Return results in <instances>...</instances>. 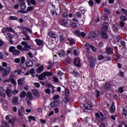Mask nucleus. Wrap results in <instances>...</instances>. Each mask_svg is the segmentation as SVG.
Here are the masks:
<instances>
[{"label":"nucleus","mask_w":127,"mask_h":127,"mask_svg":"<svg viewBox=\"0 0 127 127\" xmlns=\"http://www.w3.org/2000/svg\"><path fill=\"white\" fill-rule=\"evenodd\" d=\"M104 88H105L106 90H110V89H112V85L108 82H106Z\"/></svg>","instance_id":"aec40b11"},{"label":"nucleus","mask_w":127,"mask_h":127,"mask_svg":"<svg viewBox=\"0 0 127 127\" xmlns=\"http://www.w3.org/2000/svg\"><path fill=\"white\" fill-rule=\"evenodd\" d=\"M57 103H59V101H53L51 103V107L53 108L54 107H56L57 106Z\"/></svg>","instance_id":"7c9ffc66"},{"label":"nucleus","mask_w":127,"mask_h":127,"mask_svg":"<svg viewBox=\"0 0 127 127\" xmlns=\"http://www.w3.org/2000/svg\"><path fill=\"white\" fill-rule=\"evenodd\" d=\"M59 23L63 26H68V20L67 19H60L59 21Z\"/></svg>","instance_id":"39448f33"},{"label":"nucleus","mask_w":127,"mask_h":127,"mask_svg":"<svg viewBox=\"0 0 127 127\" xmlns=\"http://www.w3.org/2000/svg\"><path fill=\"white\" fill-rule=\"evenodd\" d=\"M33 100V97L32 96V94L30 92L28 93L27 94V98L26 99V101H32Z\"/></svg>","instance_id":"dca6fc26"},{"label":"nucleus","mask_w":127,"mask_h":127,"mask_svg":"<svg viewBox=\"0 0 127 127\" xmlns=\"http://www.w3.org/2000/svg\"><path fill=\"white\" fill-rule=\"evenodd\" d=\"M74 34H75L76 36L79 37V36H81V32L80 31H74Z\"/></svg>","instance_id":"79ce46f5"},{"label":"nucleus","mask_w":127,"mask_h":127,"mask_svg":"<svg viewBox=\"0 0 127 127\" xmlns=\"http://www.w3.org/2000/svg\"><path fill=\"white\" fill-rule=\"evenodd\" d=\"M59 95H56L54 96L53 97V100H58V98H60Z\"/></svg>","instance_id":"680f3d73"},{"label":"nucleus","mask_w":127,"mask_h":127,"mask_svg":"<svg viewBox=\"0 0 127 127\" xmlns=\"http://www.w3.org/2000/svg\"><path fill=\"white\" fill-rule=\"evenodd\" d=\"M17 49H18V50H21V51H26L25 48H23L22 46L20 45H17Z\"/></svg>","instance_id":"393cba45"},{"label":"nucleus","mask_w":127,"mask_h":127,"mask_svg":"<svg viewBox=\"0 0 127 127\" xmlns=\"http://www.w3.org/2000/svg\"><path fill=\"white\" fill-rule=\"evenodd\" d=\"M106 52L108 54H114V50L111 48L106 47Z\"/></svg>","instance_id":"a211bd4d"},{"label":"nucleus","mask_w":127,"mask_h":127,"mask_svg":"<svg viewBox=\"0 0 127 127\" xmlns=\"http://www.w3.org/2000/svg\"><path fill=\"white\" fill-rule=\"evenodd\" d=\"M35 41L37 45L41 46L43 45L44 43L43 41L38 39H36Z\"/></svg>","instance_id":"412c9836"},{"label":"nucleus","mask_w":127,"mask_h":127,"mask_svg":"<svg viewBox=\"0 0 127 127\" xmlns=\"http://www.w3.org/2000/svg\"><path fill=\"white\" fill-rule=\"evenodd\" d=\"M0 127H9V126L7 125V122L4 121L2 122L1 125H0Z\"/></svg>","instance_id":"bb28decb"},{"label":"nucleus","mask_w":127,"mask_h":127,"mask_svg":"<svg viewBox=\"0 0 127 127\" xmlns=\"http://www.w3.org/2000/svg\"><path fill=\"white\" fill-rule=\"evenodd\" d=\"M26 96V92H25V91H23L21 92L20 95V98H21V99H23V98H25Z\"/></svg>","instance_id":"72a5a7b5"},{"label":"nucleus","mask_w":127,"mask_h":127,"mask_svg":"<svg viewBox=\"0 0 127 127\" xmlns=\"http://www.w3.org/2000/svg\"><path fill=\"white\" fill-rule=\"evenodd\" d=\"M21 45H23L24 46V48L26 49V51H27L28 49H31V46L30 45L27 44V42L22 41L21 43Z\"/></svg>","instance_id":"423d86ee"},{"label":"nucleus","mask_w":127,"mask_h":127,"mask_svg":"<svg viewBox=\"0 0 127 127\" xmlns=\"http://www.w3.org/2000/svg\"><path fill=\"white\" fill-rule=\"evenodd\" d=\"M32 93L35 96V97H36V98H38V99H39V98H40L39 92H38V90L37 89H33Z\"/></svg>","instance_id":"9d476101"},{"label":"nucleus","mask_w":127,"mask_h":127,"mask_svg":"<svg viewBox=\"0 0 127 127\" xmlns=\"http://www.w3.org/2000/svg\"><path fill=\"white\" fill-rule=\"evenodd\" d=\"M14 62L16 63L17 64H19L20 63V58H16L14 60Z\"/></svg>","instance_id":"37998d69"},{"label":"nucleus","mask_w":127,"mask_h":127,"mask_svg":"<svg viewBox=\"0 0 127 127\" xmlns=\"http://www.w3.org/2000/svg\"><path fill=\"white\" fill-rule=\"evenodd\" d=\"M74 63L75 66H77V67L80 66V60L79 58H76L75 59L74 61Z\"/></svg>","instance_id":"4468645a"},{"label":"nucleus","mask_w":127,"mask_h":127,"mask_svg":"<svg viewBox=\"0 0 127 127\" xmlns=\"http://www.w3.org/2000/svg\"><path fill=\"white\" fill-rule=\"evenodd\" d=\"M119 93H124V87H121L118 89Z\"/></svg>","instance_id":"5fc2aeb1"},{"label":"nucleus","mask_w":127,"mask_h":127,"mask_svg":"<svg viewBox=\"0 0 127 127\" xmlns=\"http://www.w3.org/2000/svg\"><path fill=\"white\" fill-rule=\"evenodd\" d=\"M23 34H24L26 38H23L22 40H24V41L30 40V37H29V36L28 35V34H27V31H23Z\"/></svg>","instance_id":"9b49d317"},{"label":"nucleus","mask_w":127,"mask_h":127,"mask_svg":"<svg viewBox=\"0 0 127 127\" xmlns=\"http://www.w3.org/2000/svg\"><path fill=\"white\" fill-rule=\"evenodd\" d=\"M18 100H19V97L14 96L12 98L11 101V104L13 105H17V103L18 102Z\"/></svg>","instance_id":"0eeeda50"},{"label":"nucleus","mask_w":127,"mask_h":127,"mask_svg":"<svg viewBox=\"0 0 127 127\" xmlns=\"http://www.w3.org/2000/svg\"><path fill=\"white\" fill-rule=\"evenodd\" d=\"M6 94L9 98H10L12 96L13 91L11 89H8L7 87H6Z\"/></svg>","instance_id":"f8f14e48"},{"label":"nucleus","mask_w":127,"mask_h":127,"mask_svg":"<svg viewBox=\"0 0 127 127\" xmlns=\"http://www.w3.org/2000/svg\"><path fill=\"white\" fill-rule=\"evenodd\" d=\"M10 82L13 84V85H14V87H16L17 83H16V81L13 79V78H12V76H11Z\"/></svg>","instance_id":"a878e982"},{"label":"nucleus","mask_w":127,"mask_h":127,"mask_svg":"<svg viewBox=\"0 0 127 127\" xmlns=\"http://www.w3.org/2000/svg\"><path fill=\"white\" fill-rule=\"evenodd\" d=\"M20 7H21V8H22V9H25V8H26V5L25 4V2H22L20 4Z\"/></svg>","instance_id":"f704fd0d"},{"label":"nucleus","mask_w":127,"mask_h":127,"mask_svg":"<svg viewBox=\"0 0 127 127\" xmlns=\"http://www.w3.org/2000/svg\"><path fill=\"white\" fill-rule=\"evenodd\" d=\"M24 108L22 106H21L20 109L18 111V115L19 117H22L23 116V113H25Z\"/></svg>","instance_id":"6e6552de"},{"label":"nucleus","mask_w":127,"mask_h":127,"mask_svg":"<svg viewBox=\"0 0 127 127\" xmlns=\"http://www.w3.org/2000/svg\"><path fill=\"white\" fill-rule=\"evenodd\" d=\"M98 60L101 61L104 59V57L103 56V55H99L98 56Z\"/></svg>","instance_id":"3c124183"},{"label":"nucleus","mask_w":127,"mask_h":127,"mask_svg":"<svg viewBox=\"0 0 127 127\" xmlns=\"http://www.w3.org/2000/svg\"><path fill=\"white\" fill-rule=\"evenodd\" d=\"M10 67H8L6 68H3V67L0 66V71H1L2 76L3 77H6L8 74H9V72H10Z\"/></svg>","instance_id":"f03ea898"},{"label":"nucleus","mask_w":127,"mask_h":127,"mask_svg":"<svg viewBox=\"0 0 127 127\" xmlns=\"http://www.w3.org/2000/svg\"><path fill=\"white\" fill-rule=\"evenodd\" d=\"M27 2L28 3V5H30V4H33L35 5L36 4V2L34 0H27Z\"/></svg>","instance_id":"4be33fe9"},{"label":"nucleus","mask_w":127,"mask_h":127,"mask_svg":"<svg viewBox=\"0 0 127 127\" xmlns=\"http://www.w3.org/2000/svg\"><path fill=\"white\" fill-rule=\"evenodd\" d=\"M121 19L123 21H126L127 20V18L125 16H121Z\"/></svg>","instance_id":"69168bd1"},{"label":"nucleus","mask_w":127,"mask_h":127,"mask_svg":"<svg viewBox=\"0 0 127 127\" xmlns=\"http://www.w3.org/2000/svg\"><path fill=\"white\" fill-rule=\"evenodd\" d=\"M30 74H31L32 77L34 78V74H35V69L32 68L30 70Z\"/></svg>","instance_id":"c9c22d12"},{"label":"nucleus","mask_w":127,"mask_h":127,"mask_svg":"<svg viewBox=\"0 0 127 127\" xmlns=\"http://www.w3.org/2000/svg\"><path fill=\"white\" fill-rule=\"evenodd\" d=\"M90 35L91 37H93V38H96V37H97V34L94 32H91L90 33Z\"/></svg>","instance_id":"a18cd8bd"},{"label":"nucleus","mask_w":127,"mask_h":127,"mask_svg":"<svg viewBox=\"0 0 127 127\" xmlns=\"http://www.w3.org/2000/svg\"><path fill=\"white\" fill-rule=\"evenodd\" d=\"M34 9V7L33 6H28L27 8V13L29 12V11H31V10H33Z\"/></svg>","instance_id":"58836bf2"},{"label":"nucleus","mask_w":127,"mask_h":127,"mask_svg":"<svg viewBox=\"0 0 127 127\" xmlns=\"http://www.w3.org/2000/svg\"><path fill=\"white\" fill-rule=\"evenodd\" d=\"M100 127H108V124H105L104 123H102L100 125Z\"/></svg>","instance_id":"338daca9"},{"label":"nucleus","mask_w":127,"mask_h":127,"mask_svg":"<svg viewBox=\"0 0 127 127\" xmlns=\"http://www.w3.org/2000/svg\"><path fill=\"white\" fill-rule=\"evenodd\" d=\"M24 82V78H22L19 79L17 80L18 85H22V84H23Z\"/></svg>","instance_id":"cd10ccee"},{"label":"nucleus","mask_w":127,"mask_h":127,"mask_svg":"<svg viewBox=\"0 0 127 127\" xmlns=\"http://www.w3.org/2000/svg\"><path fill=\"white\" fill-rule=\"evenodd\" d=\"M33 62L31 60H29L26 63V66L27 67H31L32 66H33Z\"/></svg>","instance_id":"5701e85b"},{"label":"nucleus","mask_w":127,"mask_h":127,"mask_svg":"<svg viewBox=\"0 0 127 127\" xmlns=\"http://www.w3.org/2000/svg\"><path fill=\"white\" fill-rule=\"evenodd\" d=\"M49 76H52V72L50 71H45L39 75L38 79L41 81H43V80H45L46 79V77H49Z\"/></svg>","instance_id":"f257e3e1"},{"label":"nucleus","mask_w":127,"mask_h":127,"mask_svg":"<svg viewBox=\"0 0 127 127\" xmlns=\"http://www.w3.org/2000/svg\"><path fill=\"white\" fill-rule=\"evenodd\" d=\"M60 40L61 42H64L65 41V39H64V37H63V36H60Z\"/></svg>","instance_id":"0e129e2a"},{"label":"nucleus","mask_w":127,"mask_h":127,"mask_svg":"<svg viewBox=\"0 0 127 127\" xmlns=\"http://www.w3.org/2000/svg\"><path fill=\"white\" fill-rule=\"evenodd\" d=\"M15 47L14 46H11L9 49V51L11 53H13L15 50Z\"/></svg>","instance_id":"2f4dec72"},{"label":"nucleus","mask_w":127,"mask_h":127,"mask_svg":"<svg viewBox=\"0 0 127 127\" xmlns=\"http://www.w3.org/2000/svg\"><path fill=\"white\" fill-rule=\"evenodd\" d=\"M65 95L66 97L69 96V90L68 89H65Z\"/></svg>","instance_id":"13d9d810"},{"label":"nucleus","mask_w":127,"mask_h":127,"mask_svg":"<svg viewBox=\"0 0 127 127\" xmlns=\"http://www.w3.org/2000/svg\"><path fill=\"white\" fill-rule=\"evenodd\" d=\"M11 78V76H10L8 78H6L3 80V82L4 84V85H5V84H6V83H9L10 82Z\"/></svg>","instance_id":"b1692460"},{"label":"nucleus","mask_w":127,"mask_h":127,"mask_svg":"<svg viewBox=\"0 0 127 127\" xmlns=\"http://www.w3.org/2000/svg\"><path fill=\"white\" fill-rule=\"evenodd\" d=\"M95 117L96 119L98 121V122H103V121L106 119V115H103V113L101 112L100 113V114L98 113H96Z\"/></svg>","instance_id":"20e7f679"},{"label":"nucleus","mask_w":127,"mask_h":127,"mask_svg":"<svg viewBox=\"0 0 127 127\" xmlns=\"http://www.w3.org/2000/svg\"><path fill=\"white\" fill-rule=\"evenodd\" d=\"M91 46L89 45V44H85V48L89 51L91 49Z\"/></svg>","instance_id":"09e8293b"},{"label":"nucleus","mask_w":127,"mask_h":127,"mask_svg":"<svg viewBox=\"0 0 127 127\" xmlns=\"http://www.w3.org/2000/svg\"><path fill=\"white\" fill-rule=\"evenodd\" d=\"M102 36L104 39H107V38H108V35L105 33V32H103Z\"/></svg>","instance_id":"49530a36"},{"label":"nucleus","mask_w":127,"mask_h":127,"mask_svg":"<svg viewBox=\"0 0 127 127\" xmlns=\"http://www.w3.org/2000/svg\"><path fill=\"white\" fill-rule=\"evenodd\" d=\"M34 85L36 87V88H39L40 87V84L38 82H35Z\"/></svg>","instance_id":"4d7b16f0"},{"label":"nucleus","mask_w":127,"mask_h":127,"mask_svg":"<svg viewBox=\"0 0 127 127\" xmlns=\"http://www.w3.org/2000/svg\"><path fill=\"white\" fill-rule=\"evenodd\" d=\"M12 110L14 113H16V112H17V108L15 106L12 107Z\"/></svg>","instance_id":"774afa93"},{"label":"nucleus","mask_w":127,"mask_h":127,"mask_svg":"<svg viewBox=\"0 0 127 127\" xmlns=\"http://www.w3.org/2000/svg\"><path fill=\"white\" fill-rule=\"evenodd\" d=\"M52 15H53V16L55 17L57 16V12H56V10H52L51 11Z\"/></svg>","instance_id":"c03bdc74"},{"label":"nucleus","mask_w":127,"mask_h":127,"mask_svg":"<svg viewBox=\"0 0 127 127\" xmlns=\"http://www.w3.org/2000/svg\"><path fill=\"white\" fill-rule=\"evenodd\" d=\"M45 93H46V94H49L51 93V90L49 88L46 89L45 90Z\"/></svg>","instance_id":"bf43d9fd"},{"label":"nucleus","mask_w":127,"mask_h":127,"mask_svg":"<svg viewBox=\"0 0 127 127\" xmlns=\"http://www.w3.org/2000/svg\"><path fill=\"white\" fill-rule=\"evenodd\" d=\"M121 11L122 12H124L126 15H127V10L125 8H122Z\"/></svg>","instance_id":"6e6d98bb"},{"label":"nucleus","mask_w":127,"mask_h":127,"mask_svg":"<svg viewBox=\"0 0 127 127\" xmlns=\"http://www.w3.org/2000/svg\"><path fill=\"white\" fill-rule=\"evenodd\" d=\"M44 70V65H42L40 66H39L37 69L36 72H37L39 73H41L43 70Z\"/></svg>","instance_id":"f3484780"},{"label":"nucleus","mask_w":127,"mask_h":127,"mask_svg":"<svg viewBox=\"0 0 127 127\" xmlns=\"http://www.w3.org/2000/svg\"><path fill=\"white\" fill-rule=\"evenodd\" d=\"M88 3L90 6H93L94 5V2L93 1V0H89Z\"/></svg>","instance_id":"052dcab7"},{"label":"nucleus","mask_w":127,"mask_h":127,"mask_svg":"<svg viewBox=\"0 0 127 127\" xmlns=\"http://www.w3.org/2000/svg\"><path fill=\"white\" fill-rule=\"evenodd\" d=\"M67 40H68V41H69L70 44L71 45H72V44H75V42H74V40L67 39Z\"/></svg>","instance_id":"8fccbe9b"},{"label":"nucleus","mask_w":127,"mask_h":127,"mask_svg":"<svg viewBox=\"0 0 127 127\" xmlns=\"http://www.w3.org/2000/svg\"><path fill=\"white\" fill-rule=\"evenodd\" d=\"M25 62V57H22L21 58V64H24V63Z\"/></svg>","instance_id":"603ef678"},{"label":"nucleus","mask_w":127,"mask_h":127,"mask_svg":"<svg viewBox=\"0 0 127 127\" xmlns=\"http://www.w3.org/2000/svg\"><path fill=\"white\" fill-rule=\"evenodd\" d=\"M103 28L104 30L105 31H107L109 28V25H108L107 23H104L103 25Z\"/></svg>","instance_id":"c85d7f7f"},{"label":"nucleus","mask_w":127,"mask_h":127,"mask_svg":"<svg viewBox=\"0 0 127 127\" xmlns=\"http://www.w3.org/2000/svg\"><path fill=\"white\" fill-rule=\"evenodd\" d=\"M75 15L77 16V18H81V17H82V14L80 12H76Z\"/></svg>","instance_id":"ea45409f"},{"label":"nucleus","mask_w":127,"mask_h":127,"mask_svg":"<svg viewBox=\"0 0 127 127\" xmlns=\"http://www.w3.org/2000/svg\"><path fill=\"white\" fill-rule=\"evenodd\" d=\"M127 110L126 109H123V114L125 116V117L127 116Z\"/></svg>","instance_id":"864d4df0"},{"label":"nucleus","mask_w":127,"mask_h":127,"mask_svg":"<svg viewBox=\"0 0 127 127\" xmlns=\"http://www.w3.org/2000/svg\"><path fill=\"white\" fill-rule=\"evenodd\" d=\"M13 54H14V55H19L20 54V51L15 49Z\"/></svg>","instance_id":"a19ab883"},{"label":"nucleus","mask_w":127,"mask_h":127,"mask_svg":"<svg viewBox=\"0 0 127 127\" xmlns=\"http://www.w3.org/2000/svg\"><path fill=\"white\" fill-rule=\"evenodd\" d=\"M6 30H7V32H12V33H14V34H17V33H16V32L14 31V30H13V29H12V28H10L9 27H6Z\"/></svg>","instance_id":"6ab92c4d"},{"label":"nucleus","mask_w":127,"mask_h":127,"mask_svg":"<svg viewBox=\"0 0 127 127\" xmlns=\"http://www.w3.org/2000/svg\"><path fill=\"white\" fill-rule=\"evenodd\" d=\"M48 35L49 36H50V37H51L52 38H54L55 39V38H57V37H58L57 34H56V33L54 32H50L48 33Z\"/></svg>","instance_id":"1a4fd4ad"},{"label":"nucleus","mask_w":127,"mask_h":127,"mask_svg":"<svg viewBox=\"0 0 127 127\" xmlns=\"http://www.w3.org/2000/svg\"><path fill=\"white\" fill-rule=\"evenodd\" d=\"M53 79L55 83H58L59 82V79L57 76H54Z\"/></svg>","instance_id":"de8ad7c7"},{"label":"nucleus","mask_w":127,"mask_h":127,"mask_svg":"<svg viewBox=\"0 0 127 127\" xmlns=\"http://www.w3.org/2000/svg\"><path fill=\"white\" fill-rule=\"evenodd\" d=\"M1 32L2 33H6V32H7V31L6 30V27H5V28H3L1 30Z\"/></svg>","instance_id":"e2e57ef3"},{"label":"nucleus","mask_w":127,"mask_h":127,"mask_svg":"<svg viewBox=\"0 0 127 127\" xmlns=\"http://www.w3.org/2000/svg\"><path fill=\"white\" fill-rule=\"evenodd\" d=\"M87 58L88 60H91L90 64V67H91V68L94 67L95 65H96V63H97V60L95 58L92 57V56L87 55Z\"/></svg>","instance_id":"7ed1b4c3"},{"label":"nucleus","mask_w":127,"mask_h":127,"mask_svg":"<svg viewBox=\"0 0 127 127\" xmlns=\"http://www.w3.org/2000/svg\"><path fill=\"white\" fill-rule=\"evenodd\" d=\"M84 108L86 110H91L92 109V104L90 102L86 103L84 105Z\"/></svg>","instance_id":"2eb2a0df"},{"label":"nucleus","mask_w":127,"mask_h":127,"mask_svg":"<svg viewBox=\"0 0 127 127\" xmlns=\"http://www.w3.org/2000/svg\"><path fill=\"white\" fill-rule=\"evenodd\" d=\"M14 123H15V120L14 119H10L9 121V124L12 125V126H14Z\"/></svg>","instance_id":"e433bc0d"},{"label":"nucleus","mask_w":127,"mask_h":127,"mask_svg":"<svg viewBox=\"0 0 127 127\" xmlns=\"http://www.w3.org/2000/svg\"><path fill=\"white\" fill-rule=\"evenodd\" d=\"M110 111L111 113H115L116 112V107H115L114 105H112L110 109Z\"/></svg>","instance_id":"c756f323"},{"label":"nucleus","mask_w":127,"mask_h":127,"mask_svg":"<svg viewBox=\"0 0 127 127\" xmlns=\"http://www.w3.org/2000/svg\"><path fill=\"white\" fill-rule=\"evenodd\" d=\"M9 19L10 20H17L18 18H17V17L16 16H9Z\"/></svg>","instance_id":"4c0bfd02"},{"label":"nucleus","mask_w":127,"mask_h":127,"mask_svg":"<svg viewBox=\"0 0 127 127\" xmlns=\"http://www.w3.org/2000/svg\"><path fill=\"white\" fill-rule=\"evenodd\" d=\"M58 54H59L60 57H64V56H66V53H65V51L63 50H61L59 51Z\"/></svg>","instance_id":"ddd939ff"},{"label":"nucleus","mask_w":127,"mask_h":127,"mask_svg":"<svg viewBox=\"0 0 127 127\" xmlns=\"http://www.w3.org/2000/svg\"><path fill=\"white\" fill-rule=\"evenodd\" d=\"M28 121L29 122H31V121H35V117H34V116H29L28 117Z\"/></svg>","instance_id":"473e14b6"}]
</instances>
